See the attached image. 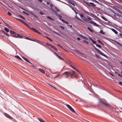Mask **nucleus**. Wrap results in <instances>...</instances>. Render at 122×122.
Instances as JSON below:
<instances>
[{"mask_svg":"<svg viewBox=\"0 0 122 122\" xmlns=\"http://www.w3.org/2000/svg\"><path fill=\"white\" fill-rule=\"evenodd\" d=\"M49 85L50 86H51V87H53V88H56L55 87H53V86H51V85H49Z\"/></svg>","mask_w":122,"mask_h":122,"instance_id":"nucleus-53","label":"nucleus"},{"mask_svg":"<svg viewBox=\"0 0 122 122\" xmlns=\"http://www.w3.org/2000/svg\"><path fill=\"white\" fill-rule=\"evenodd\" d=\"M64 21V22L65 23H67V22L66 21Z\"/></svg>","mask_w":122,"mask_h":122,"instance_id":"nucleus-50","label":"nucleus"},{"mask_svg":"<svg viewBox=\"0 0 122 122\" xmlns=\"http://www.w3.org/2000/svg\"><path fill=\"white\" fill-rule=\"evenodd\" d=\"M10 32L11 34H15V32H14V31H11V30L10 31Z\"/></svg>","mask_w":122,"mask_h":122,"instance_id":"nucleus-24","label":"nucleus"},{"mask_svg":"<svg viewBox=\"0 0 122 122\" xmlns=\"http://www.w3.org/2000/svg\"><path fill=\"white\" fill-rule=\"evenodd\" d=\"M55 33L57 35H59V34L57 33L56 32H55Z\"/></svg>","mask_w":122,"mask_h":122,"instance_id":"nucleus-44","label":"nucleus"},{"mask_svg":"<svg viewBox=\"0 0 122 122\" xmlns=\"http://www.w3.org/2000/svg\"><path fill=\"white\" fill-rule=\"evenodd\" d=\"M118 75L119 76H121V77H122V76L121 75H120V74H118Z\"/></svg>","mask_w":122,"mask_h":122,"instance_id":"nucleus-52","label":"nucleus"},{"mask_svg":"<svg viewBox=\"0 0 122 122\" xmlns=\"http://www.w3.org/2000/svg\"><path fill=\"white\" fill-rule=\"evenodd\" d=\"M100 32L101 33H102L103 34H104V32H103V31H102V30H101L100 31Z\"/></svg>","mask_w":122,"mask_h":122,"instance_id":"nucleus-30","label":"nucleus"},{"mask_svg":"<svg viewBox=\"0 0 122 122\" xmlns=\"http://www.w3.org/2000/svg\"><path fill=\"white\" fill-rule=\"evenodd\" d=\"M110 74H111L112 75V76H113V74H111V73H110Z\"/></svg>","mask_w":122,"mask_h":122,"instance_id":"nucleus-61","label":"nucleus"},{"mask_svg":"<svg viewBox=\"0 0 122 122\" xmlns=\"http://www.w3.org/2000/svg\"><path fill=\"white\" fill-rule=\"evenodd\" d=\"M83 15H81V18H82V17H83Z\"/></svg>","mask_w":122,"mask_h":122,"instance_id":"nucleus-49","label":"nucleus"},{"mask_svg":"<svg viewBox=\"0 0 122 122\" xmlns=\"http://www.w3.org/2000/svg\"><path fill=\"white\" fill-rule=\"evenodd\" d=\"M23 13H24V14H27V13H26L25 12V11H23Z\"/></svg>","mask_w":122,"mask_h":122,"instance_id":"nucleus-41","label":"nucleus"},{"mask_svg":"<svg viewBox=\"0 0 122 122\" xmlns=\"http://www.w3.org/2000/svg\"><path fill=\"white\" fill-rule=\"evenodd\" d=\"M80 37H81V38L82 39H88L86 38V37H85L83 36H82L81 35H80Z\"/></svg>","mask_w":122,"mask_h":122,"instance_id":"nucleus-13","label":"nucleus"},{"mask_svg":"<svg viewBox=\"0 0 122 122\" xmlns=\"http://www.w3.org/2000/svg\"><path fill=\"white\" fill-rule=\"evenodd\" d=\"M87 19H88V20H90V23L93 24V25L95 26H98V24H96V23H95L93 21H92V20H91V18L90 17H87Z\"/></svg>","mask_w":122,"mask_h":122,"instance_id":"nucleus-2","label":"nucleus"},{"mask_svg":"<svg viewBox=\"0 0 122 122\" xmlns=\"http://www.w3.org/2000/svg\"><path fill=\"white\" fill-rule=\"evenodd\" d=\"M98 41L99 42L102 44V45H103V43L102 42V41H101L99 40H98Z\"/></svg>","mask_w":122,"mask_h":122,"instance_id":"nucleus-27","label":"nucleus"},{"mask_svg":"<svg viewBox=\"0 0 122 122\" xmlns=\"http://www.w3.org/2000/svg\"><path fill=\"white\" fill-rule=\"evenodd\" d=\"M82 19L84 20L87 22L88 23H89V22L87 18V19L85 17H84L82 18Z\"/></svg>","mask_w":122,"mask_h":122,"instance_id":"nucleus-8","label":"nucleus"},{"mask_svg":"<svg viewBox=\"0 0 122 122\" xmlns=\"http://www.w3.org/2000/svg\"><path fill=\"white\" fill-rule=\"evenodd\" d=\"M77 38L78 40H80V38H79L78 37Z\"/></svg>","mask_w":122,"mask_h":122,"instance_id":"nucleus-54","label":"nucleus"},{"mask_svg":"<svg viewBox=\"0 0 122 122\" xmlns=\"http://www.w3.org/2000/svg\"><path fill=\"white\" fill-rule=\"evenodd\" d=\"M72 67V68H74V69H75V68H74V67Z\"/></svg>","mask_w":122,"mask_h":122,"instance_id":"nucleus-62","label":"nucleus"},{"mask_svg":"<svg viewBox=\"0 0 122 122\" xmlns=\"http://www.w3.org/2000/svg\"><path fill=\"white\" fill-rule=\"evenodd\" d=\"M99 100V102L101 104H104L105 106H107L108 107H111V106L110 105L108 104L107 102L106 101H102V100Z\"/></svg>","mask_w":122,"mask_h":122,"instance_id":"nucleus-1","label":"nucleus"},{"mask_svg":"<svg viewBox=\"0 0 122 122\" xmlns=\"http://www.w3.org/2000/svg\"><path fill=\"white\" fill-rule=\"evenodd\" d=\"M32 14V15H34V16H35V17H36V15H34L33 14Z\"/></svg>","mask_w":122,"mask_h":122,"instance_id":"nucleus-59","label":"nucleus"},{"mask_svg":"<svg viewBox=\"0 0 122 122\" xmlns=\"http://www.w3.org/2000/svg\"><path fill=\"white\" fill-rule=\"evenodd\" d=\"M39 71L41 72V73L43 74L45 73V72L42 69H39Z\"/></svg>","mask_w":122,"mask_h":122,"instance_id":"nucleus-11","label":"nucleus"},{"mask_svg":"<svg viewBox=\"0 0 122 122\" xmlns=\"http://www.w3.org/2000/svg\"><path fill=\"white\" fill-rule=\"evenodd\" d=\"M29 28L31 30H33H33L34 29V28H32V27L30 28V27H29Z\"/></svg>","mask_w":122,"mask_h":122,"instance_id":"nucleus-29","label":"nucleus"},{"mask_svg":"<svg viewBox=\"0 0 122 122\" xmlns=\"http://www.w3.org/2000/svg\"><path fill=\"white\" fill-rule=\"evenodd\" d=\"M120 36H122V34H120Z\"/></svg>","mask_w":122,"mask_h":122,"instance_id":"nucleus-63","label":"nucleus"},{"mask_svg":"<svg viewBox=\"0 0 122 122\" xmlns=\"http://www.w3.org/2000/svg\"><path fill=\"white\" fill-rule=\"evenodd\" d=\"M17 19L18 20H19L20 21V22H22L23 23L24 22V21H23V20H21V19Z\"/></svg>","mask_w":122,"mask_h":122,"instance_id":"nucleus-21","label":"nucleus"},{"mask_svg":"<svg viewBox=\"0 0 122 122\" xmlns=\"http://www.w3.org/2000/svg\"><path fill=\"white\" fill-rule=\"evenodd\" d=\"M96 56L97 57H99V56H98L97 55H96Z\"/></svg>","mask_w":122,"mask_h":122,"instance_id":"nucleus-56","label":"nucleus"},{"mask_svg":"<svg viewBox=\"0 0 122 122\" xmlns=\"http://www.w3.org/2000/svg\"><path fill=\"white\" fill-rule=\"evenodd\" d=\"M76 18H77V19H78L79 20H80V21H82L83 22V21L81 20V19H80L78 18L77 17H76Z\"/></svg>","mask_w":122,"mask_h":122,"instance_id":"nucleus-34","label":"nucleus"},{"mask_svg":"<svg viewBox=\"0 0 122 122\" xmlns=\"http://www.w3.org/2000/svg\"><path fill=\"white\" fill-rule=\"evenodd\" d=\"M47 18L48 19H51V18L50 17H49V16H47Z\"/></svg>","mask_w":122,"mask_h":122,"instance_id":"nucleus-36","label":"nucleus"},{"mask_svg":"<svg viewBox=\"0 0 122 122\" xmlns=\"http://www.w3.org/2000/svg\"><path fill=\"white\" fill-rule=\"evenodd\" d=\"M90 31L93 32V31L91 29H90L89 27H88L87 28Z\"/></svg>","mask_w":122,"mask_h":122,"instance_id":"nucleus-23","label":"nucleus"},{"mask_svg":"<svg viewBox=\"0 0 122 122\" xmlns=\"http://www.w3.org/2000/svg\"><path fill=\"white\" fill-rule=\"evenodd\" d=\"M23 59L26 61L28 63H31L30 62V61H29L27 58H25V57H23Z\"/></svg>","mask_w":122,"mask_h":122,"instance_id":"nucleus-9","label":"nucleus"},{"mask_svg":"<svg viewBox=\"0 0 122 122\" xmlns=\"http://www.w3.org/2000/svg\"><path fill=\"white\" fill-rule=\"evenodd\" d=\"M76 18H77V19H78L79 20H80V21H82L83 22V21L81 20V19H80L78 18L77 17H76Z\"/></svg>","mask_w":122,"mask_h":122,"instance_id":"nucleus-35","label":"nucleus"},{"mask_svg":"<svg viewBox=\"0 0 122 122\" xmlns=\"http://www.w3.org/2000/svg\"><path fill=\"white\" fill-rule=\"evenodd\" d=\"M46 37L48 39H49L50 38H49V37H47L46 36Z\"/></svg>","mask_w":122,"mask_h":122,"instance_id":"nucleus-57","label":"nucleus"},{"mask_svg":"<svg viewBox=\"0 0 122 122\" xmlns=\"http://www.w3.org/2000/svg\"><path fill=\"white\" fill-rule=\"evenodd\" d=\"M57 56H58V57H59V58L60 59H61L62 60H63V59L61 57H60V56H58V55H57V54H56Z\"/></svg>","mask_w":122,"mask_h":122,"instance_id":"nucleus-28","label":"nucleus"},{"mask_svg":"<svg viewBox=\"0 0 122 122\" xmlns=\"http://www.w3.org/2000/svg\"><path fill=\"white\" fill-rule=\"evenodd\" d=\"M95 49L100 54L102 55L105 56V55L104 54H103L102 52H101L99 50L97 49L96 48H95Z\"/></svg>","mask_w":122,"mask_h":122,"instance_id":"nucleus-5","label":"nucleus"},{"mask_svg":"<svg viewBox=\"0 0 122 122\" xmlns=\"http://www.w3.org/2000/svg\"><path fill=\"white\" fill-rule=\"evenodd\" d=\"M76 51V53L77 54V55H78L79 56H78L80 57V55L81 56L83 55L82 54L80 53L79 52H78L77 51Z\"/></svg>","mask_w":122,"mask_h":122,"instance_id":"nucleus-7","label":"nucleus"},{"mask_svg":"<svg viewBox=\"0 0 122 122\" xmlns=\"http://www.w3.org/2000/svg\"><path fill=\"white\" fill-rule=\"evenodd\" d=\"M47 4L48 5H49L50 4V3L49 2H47Z\"/></svg>","mask_w":122,"mask_h":122,"instance_id":"nucleus-43","label":"nucleus"},{"mask_svg":"<svg viewBox=\"0 0 122 122\" xmlns=\"http://www.w3.org/2000/svg\"><path fill=\"white\" fill-rule=\"evenodd\" d=\"M40 14L41 15H43V14L42 13H41V12H40Z\"/></svg>","mask_w":122,"mask_h":122,"instance_id":"nucleus-55","label":"nucleus"},{"mask_svg":"<svg viewBox=\"0 0 122 122\" xmlns=\"http://www.w3.org/2000/svg\"><path fill=\"white\" fill-rule=\"evenodd\" d=\"M4 30L7 32H8L9 31V30L6 28H4Z\"/></svg>","mask_w":122,"mask_h":122,"instance_id":"nucleus-15","label":"nucleus"},{"mask_svg":"<svg viewBox=\"0 0 122 122\" xmlns=\"http://www.w3.org/2000/svg\"><path fill=\"white\" fill-rule=\"evenodd\" d=\"M51 47H52L53 48L55 49V50H57V49L55 47V46H53L52 45H51L50 46Z\"/></svg>","mask_w":122,"mask_h":122,"instance_id":"nucleus-18","label":"nucleus"},{"mask_svg":"<svg viewBox=\"0 0 122 122\" xmlns=\"http://www.w3.org/2000/svg\"><path fill=\"white\" fill-rule=\"evenodd\" d=\"M32 41H34L36 42L37 41H38L37 40H32Z\"/></svg>","mask_w":122,"mask_h":122,"instance_id":"nucleus-51","label":"nucleus"},{"mask_svg":"<svg viewBox=\"0 0 122 122\" xmlns=\"http://www.w3.org/2000/svg\"><path fill=\"white\" fill-rule=\"evenodd\" d=\"M49 40L51 41H52V40L51 39H50V38H49Z\"/></svg>","mask_w":122,"mask_h":122,"instance_id":"nucleus-47","label":"nucleus"},{"mask_svg":"<svg viewBox=\"0 0 122 122\" xmlns=\"http://www.w3.org/2000/svg\"><path fill=\"white\" fill-rule=\"evenodd\" d=\"M59 27L62 30H64V28L62 26H60Z\"/></svg>","mask_w":122,"mask_h":122,"instance_id":"nucleus-19","label":"nucleus"},{"mask_svg":"<svg viewBox=\"0 0 122 122\" xmlns=\"http://www.w3.org/2000/svg\"><path fill=\"white\" fill-rule=\"evenodd\" d=\"M76 102L77 101V100H76Z\"/></svg>","mask_w":122,"mask_h":122,"instance_id":"nucleus-64","label":"nucleus"},{"mask_svg":"<svg viewBox=\"0 0 122 122\" xmlns=\"http://www.w3.org/2000/svg\"><path fill=\"white\" fill-rule=\"evenodd\" d=\"M112 30L116 34L117 33V32L115 29H112Z\"/></svg>","mask_w":122,"mask_h":122,"instance_id":"nucleus-14","label":"nucleus"},{"mask_svg":"<svg viewBox=\"0 0 122 122\" xmlns=\"http://www.w3.org/2000/svg\"><path fill=\"white\" fill-rule=\"evenodd\" d=\"M119 83L120 84L122 85V82H119Z\"/></svg>","mask_w":122,"mask_h":122,"instance_id":"nucleus-39","label":"nucleus"},{"mask_svg":"<svg viewBox=\"0 0 122 122\" xmlns=\"http://www.w3.org/2000/svg\"><path fill=\"white\" fill-rule=\"evenodd\" d=\"M1 32H2L3 33H4V34L5 33V32L3 30H1Z\"/></svg>","mask_w":122,"mask_h":122,"instance_id":"nucleus-37","label":"nucleus"},{"mask_svg":"<svg viewBox=\"0 0 122 122\" xmlns=\"http://www.w3.org/2000/svg\"><path fill=\"white\" fill-rule=\"evenodd\" d=\"M101 17L104 20H105V21H107V19L104 16H102Z\"/></svg>","mask_w":122,"mask_h":122,"instance_id":"nucleus-17","label":"nucleus"},{"mask_svg":"<svg viewBox=\"0 0 122 122\" xmlns=\"http://www.w3.org/2000/svg\"><path fill=\"white\" fill-rule=\"evenodd\" d=\"M12 36L16 38H22V36L18 34H16L15 35Z\"/></svg>","mask_w":122,"mask_h":122,"instance_id":"nucleus-4","label":"nucleus"},{"mask_svg":"<svg viewBox=\"0 0 122 122\" xmlns=\"http://www.w3.org/2000/svg\"><path fill=\"white\" fill-rule=\"evenodd\" d=\"M19 16H20V17H21V18H22V19H25V18L24 17H23L22 16H21V15H19Z\"/></svg>","mask_w":122,"mask_h":122,"instance_id":"nucleus-32","label":"nucleus"},{"mask_svg":"<svg viewBox=\"0 0 122 122\" xmlns=\"http://www.w3.org/2000/svg\"><path fill=\"white\" fill-rule=\"evenodd\" d=\"M33 31L34 32L37 33L39 34H40V33L39 31H38V30H36L34 28V29L33 30Z\"/></svg>","mask_w":122,"mask_h":122,"instance_id":"nucleus-12","label":"nucleus"},{"mask_svg":"<svg viewBox=\"0 0 122 122\" xmlns=\"http://www.w3.org/2000/svg\"><path fill=\"white\" fill-rule=\"evenodd\" d=\"M38 119L41 122H45L44 120L42 119L41 118H38Z\"/></svg>","mask_w":122,"mask_h":122,"instance_id":"nucleus-10","label":"nucleus"},{"mask_svg":"<svg viewBox=\"0 0 122 122\" xmlns=\"http://www.w3.org/2000/svg\"><path fill=\"white\" fill-rule=\"evenodd\" d=\"M83 41L84 42H85L87 44H88V41H86L85 40H84Z\"/></svg>","mask_w":122,"mask_h":122,"instance_id":"nucleus-26","label":"nucleus"},{"mask_svg":"<svg viewBox=\"0 0 122 122\" xmlns=\"http://www.w3.org/2000/svg\"><path fill=\"white\" fill-rule=\"evenodd\" d=\"M23 23L25 25H26V26L28 27H29V26L28 25V24L26 23L25 22H23Z\"/></svg>","mask_w":122,"mask_h":122,"instance_id":"nucleus-16","label":"nucleus"},{"mask_svg":"<svg viewBox=\"0 0 122 122\" xmlns=\"http://www.w3.org/2000/svg\"><path fill=\"white\" fill-rule=\"evenodd\" d=\"M50 5L51 7H52L53 6L52 4H50Z\"/></svg>","mask_w":122,"mask_h":122,"instance_id":"nucleus-46","label":"nucleus"},{"mask_svg":"<svg viewBox=\"0 0 122 122\" xmlns=\"http://www.w3.org/2000/svg\"><path fill=\"white\" fill-rule=\"evenodd\" d=\"M58 46H60V47H61V48H62V47L60 45H59V44H58Z\"/></svg>","mask_w":122,"mask_h":122,"instance_id":"nucleus-40","label":"nucleus"},{"mask_svg":"<svg viewBox=\"0 0 122 122\" xmlns=\"http://www.w3.org/2000/svg\"><path fill=\"white\" fill-rule=\"evenodd\" d=\"M4 114L5 116L7 117L10 119H11L12 118V117L7 113H5Z\"/></svg>","mask_w":122,"mask_h":122,"instance_id":"nucleus-6","label":"nucleus"},{"mask_svg":"<svg viewBox=\"0 0 122 122\" xmlns=\"http://www.w3.org/2000/svg\"><path fill=\"white\" fill-rule=\"evenodd\" d=\"M75 73V72L74 71H73L72 72V74L74 75Z\"/></svg>","mask_w":122,"mask_h":122,"instance_id":"nucleus-38","label":"nucleus"},{"mask_svg":"<svg viewBox=\"0 0 122 122\" xmlns=\"http://www.w3.org/2000/svg\"><path fill=\"white\" fill-rule=\"evenodd\" d=\"M69 72H65L64 73L66 74V75H69Z\"/></svg>","mask_w":122,"mask_h":122,"instance_id":"nucleus-22","label":"nucleus"},{"mask_svg":"<svg viewBox=\"0 0 122 122\" xmlns=\"http://www.w3.org/2000/svg\"><path fill=\"white\" fill-rule=\"evenodd\" d=\"M15 57L17 58H18L20 59V60H21V58H20L19 56H15Z\"/></svg>","mask_w":122,"mask_h":122,"instance_id":"nucleus-20","label":"nucleus"},{"mask_svg":"<svg viewBox=\"0 0 122 122\" xmlns=\"http://www.w3.org/2000/svg\"><path fill=\"white\" fill-rule=\"evenodd\" d=\"M66 106L71 111H72L73 112L76 113V112L75 111L73 108H72V107L70 105H69L67 104L66 105Z\"/></svg>","mask_w":122,"mask_h":122,"instance_id":"nucleus-3","label":"nucleus"},{"mask_svg":"<svg viewBox=\"0 0 122 122\" xmlns=\"http://www.w3.org/2000/svg\"><path fill=\"white\" fill-rule=\"evenodd\" d=\"M7 13H8V14L10 16L11 15V13H10V12H8Z\"/></svg>","mask_w":122,"mask_h":122,"instance_id":"nucleus-31","label":"nucleus"},{"mask_svg":"<svg viewBox=\"0 0 122 122\" xmlns=\"http://www.w3.org/2000/svg\"><path fill=\"white\" fill-rule=\"evenodd\" d=\"M92 42L94 44H95L96 43V41H94L93 40V41H92Z\"/></svg>","mask_w":122,"mask_h":122,"instance_id":"nucleus-33","label":"nucleus"},{"mask_svg":"<svg viewBox=\"0 0 122 122\" xmlns=\"http://www.w3.org/2000/svg\"><path fill=\"white\" fill-rule=\"evenodd\" d=\"M5 34L7 36H9V35L7 33H5Z\"/></svg>","mask_w":122,"mask_h":122,"instance_id":"nucleus-42","label":"nucleus"},{"mask_svg":"<svg viewBox=\"0 0 122 122\" xmlns=\"http://www.w3.org/2000/svg\"><path fill=\"white\" fill-rule=\"evenodd\" d=\"M71 3V4H72V5H74V6H75V5H74V4L72 3Z\"/></svg>","mask_w":122,"mask_h":122,"instance_id":"nucleus-58","label":"nucleus"},{"mask_svg":"<svg viewBox=\"0 0 122 122\" xmlns=\"http://www.w3.org/2000/svg\"><path fill=\"white\" fill-rule=\"evenodd\" d=\"M90 39L92 41L93 40L92 38H90Z\"/></svg>","mask_w":122,"mask_h":122,"instance_id":"nucleus-45","label":"nucleus"},{"mask_svg":"<svg viewBox=\"0 0 122 122\" xmlns=\"http://www.w3.org/2000/svg\"><path fill=\"white\" fill-rule=\"evenodd\" d=\"M39 1H40L41 2L42 1V0H38Z\"/></svg>","mask_w":122,"mask_h":122,"instance_id":"nucleus-48","label":"nucleus"},{"mask_svg":"<svg viewBox=\"0 0 122 122\" xmlns=\"http://www.w3.org/2000/svg\"><path fill=\"white\" fill-rule=\"evenodd\" d=\"M96 46H97V47H98L100 48H101V47L100 45L97 44H96Z\"/></svg>","mask_w":122,"mask_h":122,"instance_id":"nucleus-25","label":"nucleus"},{"mask_svg":"<svg viewBox=\"0 0 122 122\" xmlns=\"http://www.w3.org/2000/svg\"><path fill=\"white\" fill-rule=\"evenodd\" d=\"M120 63H121L122 65V62H120Z\"/></svg>","mask_w":122,"mask_h":122,"instance_id":"nucleus-60","label":"nucleus"}]
</instances>
